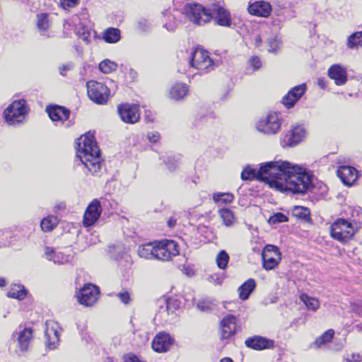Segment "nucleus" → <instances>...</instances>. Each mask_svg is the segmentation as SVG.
I'll return each instance as SVG.
<instances>
[{
	"instance_id": "8",
	"label": "nucleus",
	"mask_w": 362,
	"mask_h": 362,
	"mask_svg": "<svg viewBox=\"0 0 362 362\" xmlns=\"http://www.w3.org/2000/svg\"><path fill=\"white\" fill-rule=\"evenodd\" d=\"M99 287L92 284H86L77 292L78 302L85 307H93L99 300Z\"/></svg>"
},
{
	"instance_id": "11",
	"label": "nucleus",
	"mask_w": 362,
	"mask_h": 362,
	"mask_svg": "<svg viewBox=\"0 0 362 362\" xmlns=\"http://www.w3.org/2000/svg\"><path fill=\"white\" fill-rule=\"evenodd\" d=\"M179 254L177 243L172 240H163L156 245V259L168 261Z\"/></svg>"
},
{
	"instance_id": "48",
	"label": "nucleus",
	"mask_w": 362,
	"mask_h": 362,
	"mask_svg": "<svg viewBox=\"0 0 362 362\" xmlns=\"http://www.w3.org/2000/svg\"><path fill=\"white\" fill-rule=\"evenodd\" d=\"M118 298L124 304H128L130 300L129 293L127 291H124L118 293Z\"/></svg>"
},
{
	"instance_id": "56",
	"label": "nucleus",
	"mask_w": 362,
	"mask_h": 362,
	"mask_svg": "<svg viewBox=\"0 0 362 362\" xmlns=\"http://www.w3.org/2000/svg\"><path fill=\"white\" fill-rule=\"evenodd\" d=\"M254 41H255V46L259 47L262 44V41L261 36L259 35H257L254 38Z\"/></svg>"
},
{
	"instance_id": "1",
	"label": "nucleus",
	"mask_w": 362,
	"mask_h": 362,
	"mask_svg": "<svg viewBox=\"0 0 362 362\" xmlns=\"http://www.w3.org/2000/svg\"><path fill=\"white\" fill-rule=\"evenodd\" d=\"M312 175L301 166L282 160L261 163L258 170L250 167L241 173L243 180L254 178L279 192L304 194L312 187Z\"/></svg>"
},
{
	"instance_id": "20",
	"label": "nucleus",
	"mask_w": 362,
	"mask_h": 362,
	"mask_svg": "<svg viewBox=\"0 0 362 362\" xmlns=\"http://www.w3.org/2000/svg\"><path fill=\"white\" fill-rule=\"evenodd\" d=\"M305 135V129L300 125H295L291 130L290 134L284 136V141L286 145L296 146L303 140Z\"/></svg>"
},
{
	"instance_id": "38",
	"label": "nucleus",
	"mask_w": 362,
	"mask_h": 362,
	"mask_svg": "<svg viewBox=\"0 0 362 362\" xmlns=\"http://www.w3.org/2000/svg\"><path fill=\"white\" fill-rule=\"evenodd\" d=\"M37 17V28L42 35H45V33L49 29L50 25L48 16L46 13H40Z\"/></svg>"
},
{
	"instance_id": "19",
	"label": "nucleus",
	"mask_w": 362,
	"mask_h": 362,
	"mask_svg": "<svg viewBox=\"0 0 362 362\" xmlns=\"http://www.w3.org/2000/svg\"><path fill=\"white\" fill-rule=\"evenodd\" d=\"M337 176L341 182L347 185L351 186L357 179V170L351 166H340L337 171Z\"/></svg>"
},
{
	"instance_id": "14",
	"label": "nucleus",
	"mask_w": 362,
	"mask_h": 362,
	"mask_svg": "<svg viewBox=\"0 0 362 362\" xmlns=\"http://www.w3.org/2000/svg\"><path fill=\"white\" fill-rule=\"evenodd\" d=\"M102 212V206L98 199H93L86 208L83 219V223L86 227L93 226L98 220Z\"/></svg>"
},
{
	"instance_id": "55",
	"label": "nucleus",
	"mask_w": 362,
	"mask_h": 362,
	"mask_svg": "<svg viewBox=\"0 0 362 362\" xmlns=\"http://www.w3.org/2000/svg\"><path fill=\"white\" fill-rule=\"evenodd\" d=\"M59 6L66 11L68 6V0H59Z\"/></svg>"
},
{
	"instance_id": "32",
	"label": "nucleus",
	"mask_w": 362,
	"mask_h": 362,
	"mask_svg": "<svg viewBox=\"0 0 362 362\" xmlns=\"http://www.w3.org/2000/svg\"><path fill=\"white\" fill-rule=\"evenodd\" d=\"M103 40L107 43L117 42L120 38V30L115 28H109L103 33Z\"/></svg>"
},
{
	"instance_id": "6",
	"label": "nucleus",
	"mask_w": 362,
	"mask_h": 362,
	"mask_svg": "<svg viewBox=\"0 0 362 362\" xmlns=\"http://www.w3.org/2000/svg\"><path fill=\"white\" fill-rule=\"evenodd\" d=\"M29 107L25 100H14L4 112L6 123L16 126L24 122Z\"/></svg>"
},
{
	"instance_id": "45",
	"label": "nucleus",
	"mask_w": 362,
	"mask_h": 362,
	"mask_svg": "<svg viewBox=\"0 0 362 362\" xmlns=\"http://www.w3.org/2000/svg\"><path fill=\"white\" fill-rule=\"evenodd\" d=\"M214 118V114L212 112L209 114H199L197 115V118L196 119V126H198L199 124H204L208 122L209 119Z\"/></svg>"
},
{
	"instance_id": "35",
	"label": "nucleus",
	"mask_w": 362,
	"mask_h": 362,
	"mask_svg": "<svg viewBox=\"0 0 362 362\" xmlns=\"http://www.w3.org/2000/svg\"><path fill=\"white\" fill-rule=\"evenodd\" d=\"M346 45L351 49H357L362 47V31L351 34L347 39Z\"/></svg>"
},
{
	"instance_id": "17",
	"label": "nucleus",
	"mask_w": 362,
	"mask_h": 362,
	"mask_svg": "<svg viewBox=\"0 0 362 362\" xmlns=\"http://www.w3.org/2000/svg\"><path fill=\"white\" fill-rule=\"evenodd\" d=\"M307 86L305 83L300 84L291 88L282 98V103L288 108L294 106L296 103L305 94Z\"/></svg>"
},
{
	"instance_id": "37",
	"label": "nucleus",
	"mask_w": 362,
	"mask_h": 362,
	"mask_svg": "<svg viewBox=\"0 0 362 362\" xmlns=\"http://www.w3.org/2000/svg\"><path fill=\"white\" fill-rule=\"evenodd\" d=\"M300 299L309 310L316 311L320 307V302L317 298L310 297L305 293L300 295Z\"/></svg>"
},
{
	"instance_id": "26",
	"label": "nucleus",
	"mask_w": 362,
	"mask_h": 362,
	"mask_svg": "<svg viewBox=\"0 0 362 362\" xmlns=\"http://www.w3.org/2000/svg\"><path fill=\"white\" fill-rule=\"evenodd\" d=\"M188 93V88L184 83H177L171 86L169 90V98L174 100L183 99Z\"/></svg>"
},
{
	"instance_id": "12",
	"label": "nucleus",
	"mask_w": 362,
	"mask_h": 362,
	"mask_svg": "<svg viewBox=\"0 0 362 362\" xmlns=\"http://www.w3.org/2000/svg\"><path fill=\"white\" fill-rule=\"evenodd\" d=\"M263 267L266 270L274 269L281 262V253L276 246L267 245L262 253Z\"/></svg>"
},
{
	"instance_id": "58",
	"label": "nucleus",
	"mask_w": 362,
	"mask_h": 362,
	"mask_svg": "<svg viewBox=\"0 0 362 362\" xmlns=\"http://www.w3.org/2000/svg\"><path fill=\"white\" fill-rule=\"evenodd\" d=\"M80 0H69V8L75 6L79 3Z\"/></svg>"
},
{
	"instance_id": "25",
	"label": "nucleus",
	"mask_w": 362,
	"mask_h": 362,
	"mask_svg": "<svg viewBox=\"0 0 362 362\" xmlns=\"http://www.w3.org/2000/svg\"><path fill=\"white\" fill-rule=\"evenodd\" d=\"M160 313L166 312L168 315L173 316L176 310H177L181 305V302L175 298H170L168 299L163 298L159 300Z\"/></svg>"
},
{
	"instance_id": "22",
	"label": "nucleus",
	"mask_w": 362,
	"mask_h": 362,
	"mask_svg": "<svg viewBox=\"0 0 362 362\" xmlns=\"http://www.w3.org/2000/svg\"><path fill=\"white\" fill-rule=\"evenodd\" d=\"M248 11L252 15L266 18L270 15L272 6L267 1H257L249 6Z\"/></svg>"
},
{
	"instance_id": "53",
	"label": "nucleus",
	"mask_w": 362,
	"mask_h": 362,
	"mask_svg": "<svg viewBox=\"0 0 362 362\" xmlns=\"http://www.w3.org/2000/svg\"><path fill=\"white\" fill-rule=\"evenodd\" d=\"M209 279L211 281L218 285H221L223 282V279L220 278L217 274L211 275Z\"/></svg>"
},
{
	"instance_id": "60",
	"label": "nucleus",
	"mask_w": 362,
	"mask_h": 362,
	"mask_svg": "<svg viewBox=\"0 0 362 362\" xmlns=\"http://www.w3.org/2000/svg\"><path fill=\"white\" fill-rule=\"evenodd\" d=\"M168 226L172 228V227H173L175 225V220L173 219V218H170L168 221Z\"/></svg>"
},
{
	"instance_id": "13",
	"label": "nucleus",
	"mask_w": 362,
	"mask_h": 362,
	"mask_svg": "<svg viewBox=\"0 0 362 362\" xmlns=\"http://www.w3.org/2000/svg\"><path fill=\"white\" fill-rule=\"evenodd\" d=\"M117 111L121 119L125 123L135 124L140 118L139 109L136 105L121 104L118 105Z\"/></svg>"
},
{
	"instance_id": "30",
	"label": "nucleus",
	"mask_w": 362,
	"mask_h": 362,
	"mask_svg": "<svg viewBox=\"0 0 362 362\" xmlns=\"http://www.w3.org/2000/svg\"><path fill=\"white\" fill-rule=\"evenodd\" d=\"M45 255L47 259L53 261L55 264H62L67 262L66 255L49 247L46 248Z\"/></svg>"
},
{
	"instance_id": "46",
	"label": "nucleus",
	"mask_w": 362,
	"mask_h": 362,
	"mask_svg": "<svg viewBox=\"0 0 362 362\" xmlns=\"http://www.w3.org/2000/svg\"><path fill=\"white\" fill-rule=\"evenodd\" d=\"M344 362H362V354H351L347 355Z\"/></svg>"
},
{
	"instance_id": "61",
	"label": "nucleus",
	"mask_w": 362,
	"mask_h": 362,
	"mask_svg": "<svg viewBox=\"0 0 362 362\" xmlns=\"http://www.w3.org/2000/svg\"><path fill=\"white\" fill-rule=\"evenodd\" d=\"M6 286V281L4 279H0V287H4Z\"/></svg>"
},
{
	"instance_id": "24",
	"label": "nucleus",
	"mask_w": 362,
	"mask_h": 362,
	"mask_svg": "<svg viewBox=\"0 0 362 362\" xmlns=\"http://www.w3.org/2000/svg\"><path fill=\"white\" fill-rule=\"evenodd\" d=\"M245 345L253 349L262 350L272 347L274 346V342L273 341L264 337L255 336L252 338H248L245 341Z\"/></svg>"
},
{
	"instance_id": "33",
	"label": "nucleus",
	"mask_w": 362,
	"mask_h": 362,
	"mask_svg": "<svg viewBox=\"0 0 362 362\" xmlns=\"http://www.w3.org/2000/svg\"><path fill=\"white\" fill-rule=\"evenodd\" d=\"M59 221L57 216H48L41 221L40 227L44 232H50L57 226Z\"/></svg>"
},
{
	"instance_id": "18",
	"label": "nucleus",
	"mask_w": 362,
	"mask_h": 362,
	"mask_svg": "<svg viewBox=\"0 0 362 362\" xmlns=\"http://www.w3.org/2000/svg\"><path fill=\"white\" fill-rule=\"evenodd\" d=\"M173 341V339L169 334L160 332L154 337L152 341V348L158 353L165 352L172 346Z\"/></svg>"
},
{
	"instance_id": "64",
	"label": "nucleus",
	"mask_w": 362,
	"mask_h": 362,
	"mask_svg": "<svg viewBox=\"0 0 362 362\" xmlns=\"http://www.w3.org/2000/svg\"><path fill=\"white\" fill-rule=\"evenodd\" d=\"M104 74H109L112 69H100Z\"/></svg>"
},
{
	"instance_id": "3",
	"label": "nucleus",
	"mask_w": 362,
	"mask_h": 362,
	"mask_svg": "<svg viewBox=\"0 0 362 362\" xmlns=\"http://www.w3.org/2000/svg\"><path fill=\"white\" fill-rule=\"evenodd\" d=\"M184 11L190 21L199 25H204L212 19L216 25L220 26L230 27L231 25L230 12L221 6H215L211 13L201 4H187L184 7Z\"/></svg>"
},
{
	"instance_id": "31",
	"label": "nucleus",
	"mask_w": 362,
	"mask_h": 362,
	"mask_svg": "<svg viewBox=\"0 0 362 362\" xmlns=\"http://www.w3.org/2000/svg\"><path fill=\"white\" fill-rule=\"evenodd\" d=\"M139 257L145 259H156V245L148 243L139 247L137 250Z\"/></svg>"
},
{
	"instance_id": "63",
	"label": "nucleus",
	"mask_w": 362,
	"mask_h": 362,
	"mask_svg": "<svg viewBox=\"0 0 362 362\" xmlns=\"http://www.w3.org/2000/svg\"><path fill=\"white\" fill-rule=\"evenodd\" d=\"M329 68L335 69V68H341V67L339 64H335L332 65Z\"/></svg>"
},
{
	"instance_id": "47",
	"label": "nucleus",
	"mask_w": 362,
	"mask_h": 362,
	"mask_svg": "<svg viewBox=\"0 0 362 362\" xmlns=\"http://www.w3.org/2000/svg\"><path fill=\"white\" fill-rule=\"evenodd\" d=\"M123 66L124 65L123 64H117L116 62H112L109 59H105L103 61H102L100 64H99V67L100 69H102V68H110L111 66Z\"/></svg>"
},
{
	"instance_id": "15",
	"label": "nucleus",
	"mask_w": 362,
	"mask_h": 362,
	"mask_svg": "<svg viewBox=\"0 0 362 362\" xmlns=\"http://www.w3.org/2000/svg\"><path fill=\"white\" fill-rule=\"evenodd\" d=\"M45 336L47 347L50 349H54L59 341V325L56 322H46Z\"/></svg>"
},
{
	"instance_id": "2",
	"label": "nucleus",
	"mask_w": 362,
	"mask_h": 362,
	"mask_svg": "<svg viewBox=\"0 0 362 362\" xmlns=\"http://www.w3.org/2000/svg\"><path fill=\"white\" fill-rule=\"evenodd\" d=\"M76 149L75 165L81 166L87 175L99 176L104 163L93 133L89 132L78 138Z\"/></svg>"
},
{
	"instance_id": "44",
	"label": "nucleus",
	"mask_w": 362,
	"mask_h": 362,
	"mask_svg": "<svg viewBox=\"0 0 362 362\" xmlns=\"http://www.w3.org/2000/svg\"><path fill=\"white\" fill-rule=\"evenodd\" d=\"M268 221L270 224H276L288 221V218L282 213H276L269 217Z\"/></svg>"
},
{
	"instance_id": "43",
	"label": "nucleus",
	"mask_w": 362,
	"mask_h": 362,
	"mask_svg": "<svg viewBox=\"0 0 362 362\" xmlns=\"http://www.w3.org/2000/svg\"><path fill=\"white\" fill-rule=\"evenodd\" d=\"M351 217L353 219L350 222L358 227L357 223L362 221V209L360 207L351 209Z\"/></svg>"
},
{
	"instance_id": "10",
	"label": "nucleus",
	"mask_w": 362,
	"mask_h": 362,
	"mask_svg": "<svg viewBox=\"0 0 362 362\" xmlns=\"http://www.w3.org/2000/svg\"><path fill=\"white\" fill-rule=\"evenodd\" d=\"M192 68H210L211 66H218V62L212 59L206 50L201 47H197L190 58Z\"/></svg>"
},
{
	"instance_id": "36",
	"label": "nucleus",
	"mask_w": 362,
	"mask_h": 362,
	"mask_svg": "<svg viewBox=\"0 0 362 362\" xmlns=\"http://www.w3.org/2000/svg\"><path fill=\"white\" fill-rule=\"evenodd\" d=\"M334 331L333 329H328L315 339L313 344L314 347L320 349L326 344L330 342L334 337Z\"/></svg>"
},
{
	"instance_id": "57",
	"label": "nucleus",
	"mask_w": 362,
	"mask_h": 362,
	"mask_svg": "<svg viewBox=\"0 0 362 362\" xmlns=\"http://www.w3.org/2000/svg\"><path fill=\"white\" fill-rule=\"evenodd\" d=\"M61 209H63V210L66 209V204L65 203H62V204H60L54 206V211L56 213H57L58 211H59Z\"/></svg>"
},
{
	"instance_id": "40",
	"label": "nucleus",
	"mask_w": 362,
	"mask_h": 362,
	"mask_svg": "<svg viewBox=\"0 0 362 362\" xmlns=\"http://www.w3.org/2000/svg\"><path fill=\"white\" fill-rule=\"evenodd\" d=\"M234 199L233 194L230 193H215L214 194V201L217 204H230Z\"/></svg>"
},
{
	"instance_id": "9",
	"label": "nucleus",
	"mask_w": 362,
	"mask_h": 362,
	"mask_svg": "<svg viewBox=\"0 0 362 362\" xmlns=\"http://www.w3.org/2000/svg\"><path fill=\"white\" fill-rule=\"evenodd\" d=\"M88 95L94 103L100 105L105 104L110 97V90L103 83L90 81L86 83Z\"/></svg>"
},
{
	"instance_id": "5",
	"label": "nucleus",
	"mask_w": 362,
	"mask_h": 362,
	"mask_svg": "<svg viewBox=\"0 0 362 362\" xmlns=\"http://www.w3.org/2000/svg\"><path fill=\"white\" fill-rule=\"evenodd\" d=\"M356 232L357 226L344 218L337 219L330 226L331 236L343 243L351 240Z\"/></svg>"
},
{
	"instance_id": "49",
	"label": "nucleus",
	"mask_w": 362,
	"mask_h": 362,
	"mask_svg": "<svg viewBox=\"0 0 362 362\" xmlns=\"http://www.w3.org/2000/svg\"><path fill=\"white\" fill-rule=\"evenodd\" d=\"M250 65L252 68H260L262 66V62L258 57H252L250 59Z\"/></svg>"
},
{
	"instance_id": "29",
	"label": "nucleus",
	"mask_w": 362,
	"mask_h": 362,
	"mask_svg": "<svg viewBox=\"0 0 362 362\" xmlns=\"http://www.w3.org/2000/svg\"><path fill=\"white\" fill-rule=\"evenodd\" d=\"M218 215L226 227H230L236 222L235 216L230 209L223 208L219 209Z\"/></svg>"
},
{
	"instance_id": "16",
	"label": "nucleus",
	"mask_w": 362,
	"mask_h": 362,
	"mask_svg": "<svg viewBox=\"0 0 362 362\" xmlns=\"http://www.w3.org/2000/svg\"><path fill=\"white\" fill-rule=\"evenodd\" d=\"M221 339H228L237 331V319L234 315H228L223 317L220 325Z\"/></svg>"
},
{
	"instance_id": "23",
	"label": "nucleus",
	"mask_w": 362,
	"mask_h": 362,
	"mask_svg": "<svg viewBox=\"0 0 362 362\" xmlns=\"http://www.w3.org/2000/svg\"><path fill=\"white\" fill-rule=\"evenodd\" d=\"M49 118L55 122H63L68 119V111L62 106L53 105L46 107Z\"/></svg>"
},
{
	"instance_id": "7",
	"label": "nucleus",
	"mask_w": 362,
	"mask_h": 362,
	"mask_svg": "<svg viewBox=\"0 0 362 362\" xmlns=\"http://www.w3.org/2000/svg\"><path fill=\"white\" fill-rule=\"evenodd\" d=\"M281 126V119L276 112H269L266 116L261 117L256 123V129L258 132L272 135L277 134Z\"/></svg>"
},
{
	"instance_id": "42",
	"label": "nucleus",
	"mask_w": 362,
	"mask_h": 362,
	"mask_svg": "<svg viewBox=\"0 0 362 362\" xmlns=\"http://www.w3.org/2000/svg\"><path fill=\"white\" fill-rule=\"evenodd\" d=\"M292 213H293V216H295L296 217L305 218L308 216H309L310 210L308 208L304 207V206H295L293 208Z\"/></svg>"
},
{
	"instance_id": "27",
	"label": "nucleus",
	"mask_w": 362,
	"mask_h": 362,
	"mask_svg": "<svg viewBox=\"0 0 362 362\" xmlns=\"http://www.w3.org/2000/svg\"><path fill=\"white\" fill-rule=\"evenodd\" d=\"M328 76L337 86L344 85L347 81L346 69H328Z\"/></svg>"
},
{
	"instance_id": "21",
	"label": "nucleus",
	"mask_w": 362,
	"mask_h": 362,
	"mask_svg": "<svg viewBox=\"0 0 362 362\" xmlns=\"http://www.w3.org/2000/svg\"><path fill=\"white\" fill-rule=\"evenodd\" d=\"M33 331L31 328L25 327L19 332H15L13 336L18 335V344L21 351H25L28 349L30 343L33 339Z\"/></svg>"
},
{
	"instance_id": "28",
	"label": "nucleus",
	"mask_w": 362,
	"mask_h": 362,
	"mask_svg": "<svg viewBox=\"0 0 362 362\" xmlns=\"http://www.w3.org/2000/svg\"><path fill=\"white\" fill-rule=\"evenodd\" d=\"M256 286L255 281L252 279L247 280L238 288L239 297L242 300H246L250 296V293L254 291Z\"/></svg>"
},
{
	"instance_id": "62",
	"label": "nucleus",
	"mask_w": 362,
	"mask_h": 362,
	"mask_svg": "<svg viewBox=\"0 0 362 362\" xmlns=\"http://www.w3.org/2000/svg\"><path fill=\"white\" fill-rule=\"evenodd\" d=\"M220 362H233V361L229 358H225L221 359Z\"/></svg>"
},
{
	"instance_id": "51",
	"label": "nucleus",
	"mask_w": 362,
	"mask_h": 362,
	"mask_svg": "<svg viewBox=\"0 0 362 362\" xmlns=\"http://www.w3.org/2000/svg\"><path fill=\"white\" fill-rule=\"evenodd\" d=\"M124 362H144L141 361L138 356L129 354L124 356Z\"/></svg>"
},
{
	"instance_id": "34",
	"label": "nucleus",
	"mask_w": 362,
	"mask_h": 362,
	"mask_svg": "<svg viewBox=\"0 0 362 362\" xmlns=\"http://www.w3.org/2000/svg\"><path fill=\"white\" fill-rule=\"evenodd\" d=\"M7 296L9 298L23 300L26 296V290L22 285L13 284L11 286Z\"/></svg>"
},
{
	"instance_id": "59",
	"label": "nucleus",
	"mask_w": 362,
	"mask_h": 362,
	"mask_svg": "<svg viewBox=\"0 0 362 362\" xmlns=\"http://www.w3.org/2000/svg\"><path fill=\"white\" fill-rule=\"evenodd\" d=\"M165 27L168 30H171V31L174 30H175V24H173V25H170L169 26L168 25V24H165Z\"/></svg>"
},
{
	"instance_id": "52",
	"label": "nucleus",
	"mask_w": 362,
	"mask_h": 362,
	"mask_svg": "<svg viewBox=\"0 0 362 362\" xmlns=\"http://www.w3.org/2000/svg\"><path fill=\"white\" fill-rule=\"evenodd\" d=\"M160 138V134L157 132H149L148 134V139L151 142L155 143Z\"/></svg>"
},
{
	"instance_id": "54",
	"label": "nucleus",
	"mask_w": 362,
	"mask_h": 362,
	"mask_svg": "<svg viewBox=\"0 0 362 362\" xmlns=\"http://www.w3.org/2000/svg\"><path fill=\"white\" fill-rule=\"evenodd\" d=\"M317 86L322 89H325L327 87L326 81L324 78H317Z\"/></svg>"
},
{
	"instance_id": "50",
	"label": "nucleus",
	"mask_w": 362,
	"mask_h": 362,
	"mask_svg": "<svg viewBox=\"0 0 362 362\" xmlns=\"http://www.w3.org/2000/svg\"><path fill=\"white\" fill-rule=\"evenodd\" d=\"M211 303H206L205 302H199L197 307V308L201 311H208L211 309L212 308Z\"/></svg>"
},
{
	"instance_id": "41",
	"label": "nucleus",
	"mask_w": 362,
	"mask_h": 362,
	"mask_svg": "<svg viewBox=\"0 0 362 362\" xmlns=\"http://www.w3.org/2000/svg\"><path fill=\"white\" fill-rule=\"evenodd\" d=\"M229 261V256L225 250L220 251L216 258L217 266L221 269H225Z\"/></svg>"
},
{
	"instance_id": "4",
	"label": "nucleus",
	"mask_w": 362,
	"mask_h": 362,
	"mask_svg": "<svg viewBox=\"0 0 362 362\" xmlns=\"http://www.w3.org/2000/svg\"><path fill=\"white\" fill-rule=\"evenodd\" d=\"M69 27L78 37L86 45L90 44L93 39H95L97 33L93 29V25L88 18L86 9H81V12L71 16L69 20Z\"/></svg>"
},
{
	"instance_id": "39",
	"label": "nucleus",
	"mask_w": 362,
	"mask_h": 362,
	"mask_svg": "<svg viewBox=\"0 0 362 362\" xmlns=\"http://www.w3.org/2000/svg\"><path fill=\"white\" fill-rule=\"evenodd\" d=\"M268 52L276 54L280 49L281 41L278 35H272L267 41Z\"/></svg>"
}]
</instances>
